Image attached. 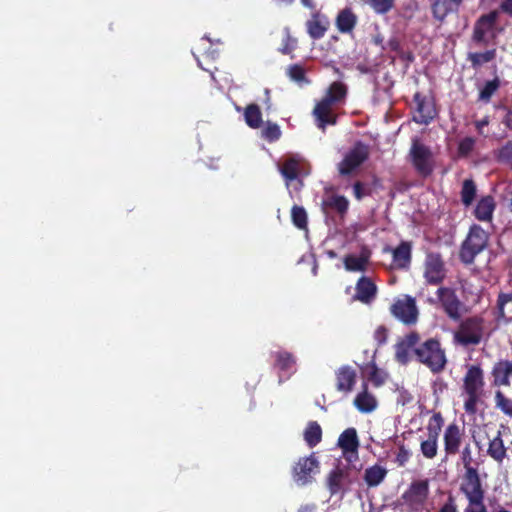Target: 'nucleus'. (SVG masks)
<instances>
[{
    "label": "nucleus",
    "instance_id": "de8ad7c7",
    "mask_svg": "<svg viewBox=\"0 0 512 512\" xmlns=\"http://www.w3.org/2000/svg\"><path fill=\"white\" fill-rule=\"evenodd\" d=\"M410 347L406 346L402 341L396 345L395 359L402 365H406L410 361Z\"/></svg>",
    "mask_w": 512,
    "mask_h": 512
},
{
    "label": "nucleus",
    "instance_id": "4c0bfd02",
    "mask_svg": "<svg viewBox=\"0 0 512 512\" xmlns=\"http://www.w3.org/2000/svg\"><path fill=\"white\" fill-rule=\"evenodd\" d=\"M500 87V80L496 77L493 80L487 81L484 87L480 90L478 100L484 103H489L492 96Z\"/></svg>",
    "mask_w": 512,
    "mask_h": 512
},
{
    "label": "nucleus",
    "instance_id": "b1692460",
    "mask_svg": "<svg viewBox=\"0 0 512 512\" xmlns=\"http://www.w3.org/2000/svg\"><path fill=\"white\" fill-rule=\"evenodd\" d=\"M495 208L496 202L494 197L491 195L484 196L478 201L474 209V216L479 221L490 222L493 219Z\"/></svg>",
    "mask_w": 512,
    "mask_h": 512
},
{
    "label": "nucleus",
    "instance_id": "412c9836",
    "mask_svg": "<svg viewBox=\"0 0 512 512\" xmlns=\"http://www.w3.org/2000/svg\"><path fill=\"white\" fill-rule=\"evenodd\" d=\"M316 125L322 131H325L327 125L337 123V115L332 112V105L326 101L320 100L313 109Z\"/></svg>",
    "mask_w": 512,
    "mask_h": 512
},
{
    "label": "nucleus",
    "instance_id": "0eeeda50",
    "mask_svg": "<svg viewBox=\"0 0 512 512\" xmlns=\"http://www.w3.org/2000/svg\"><path fill=\"white\" fill-rule=\"evenodd\" d=\"M369 154V146L362 141H357L338 164L339 174L342 176L352 174L369 158Z\"/></svg>",
    "mask_w": 512,
    "mask_h": 512
},
{
    "label": "nucleus",
    "instance_id": "5701e85b",
    "mask_svg": "<svg viewBox=\"0 0 512 512\" xmlns=\"http://www.w3.org/2000/svg\"><path fill=\"white\" fill-rule=\"evenodd\" d=\"M393 264L398 269L409 268L412 260V245L402 241L396 248L391 249Z\"/></svg>",
    "mask_w": 512,
    "mask_h": 512
},
{
    "label": "nucleus",
    "instance_id": "8fccbe9b",
    "mask_svg": "<svg viewBox=\"0 0 512 512\" xmlns=\"http://www.w3.org/2000/svg\"><path fill=\"white\" fill-rule=\"evenodd\" d=\"M496 158L499 162L509 163L512 161V141L506 142L497 151Z\"/></svg>",
    "mask_w": 512,
    "mask_h": 512
},
{
    "label": "nucleus",
    "instance_id": "4d7b16f0",
    "mask_svg": "<svg viewBox=\"0 0 512 512\" xmlns=\"http://www.w3.org/2000/svg\"><path fill=\"white\" fill-rule=\"evenodd\" d=\"M420 335L417 332H410L405 336V338L402 340L406 346H409L414 350L415 347H417L420 343Z\"/></svg>",
    "mask_w": 512,
    "mask_h": 512
},
{
    "label": "nucleus",
    "instance_id": "7c9ffc66",
    "mask_svg": "<svg viewBox=\"0 0 512 512\" xmlns=\"http://www.w3.org/2000/svg\"><path fill=\"white\" fill-rule=\"evenodd\" d=\"M244 119L248 127L260 128L263 124L260 107L255 103L248 104L244 109Z\"/></svg>",
    "mask_w": 512,
    "mask_h": 512
},
{
    "label": "nucleus",
    "instance_id": "7ed1b4c3",
    "mask_svg": "<svg viewBox=\"0 0 512 512\" xmlns=\"http://www.w3.org/2000/svg\"><path fill=\"white\" fill-rule=\"evenodd\" d=\"M489 234L480 225L470 226L466 238L463 240L459 250V259L465 265L474 263L477 255L482 253L488 246Z\"/></svg>",
    "mask_w": 512,
    "mask_h": 512
},
{
    "label": "nucleus",
    "instance_id": "603ef678",
    "mask_svg": "<svg viewBox=\"0 0 512 512\" xmlns=\"http://www.w3.org/2000/svg\"><path fill=\"white\" fill-rule=\"evenodd\" d=\"M288 74L290 78L296 82H302L305 80V70L298 64L290 66Z\"/></svg>",
    "mask_w": 512,
    "mask_h": 512
},
{
    "label": "nucleus",
    "instance_id": "09e8293b",
    "mask_svg": "<svg viewBox=\"0 0 512 512\" xmlns=\"http://www.w3.org/2000/svg\"><path fill=\"white\" fill-rule=\"evenodd\" d=\"M464 471H468L470 469H477L472 465L473 458H472V450L469 443H467L462 450L459 452Z\"/></svg>",
    "mask_w": 512,
    "mask_h": 512
},
{
    "label": "nucleus",
    "instance_id": "20e7f679",
    "mask_svg": "<svg viewBox=\"0 0 512 512\" xmlns=\"http://www.w3.org/2000/svg\"><path fill=\"white\" fill-rule=\"evenodd\" d=\"M484 333V319L470 316L462 320L454 333V340L462 346L478 345Z\"/></svg>",
    "mask_w": 512,
    "mask_h": 512
},
{
    "label": "nucleus",
    "instance_id": "680f3d73",
    "mask_svg": "<svg viewBox=\"0 0 512 512\" xmlns=\"http://www.w3.org/2000/svg\"><path fill=\"white\" fill-rule=\"evenodd\" d=\"M502 123L510 130H512V109H507Z\"/></svg>",
    "mask_w": 512,
    "mask_h": 512
},
{
    "label": "nucleus",
    "instance_id": "f3484780",
    "mask_svg": "<svg viewBox=\"0 0 512 512\" xmlns=\"http://www.w3.org/2000/svg\"><path fill=\"white\" fill-rule=\"evenodd\" d=\"M464 0H430L433 17L443 22L450 14L458 13Z\"/></svg>",
    "mask_w": 512,
    "mask_h": 512
},
{
    "label": "nucleus",
    "instance_id": "cd10ccee",
    "mask_svg": "<svg viewBox=\"0 0 512 512\" xmlns=\"http://www.w3.org/2000/svg\"><path fill=\"white\" fill-rule=\"evenodd\" d=\"M487 454L499 464L506 458L507 449L504 445L501 431H498L497 435L489 441Z\"/></svg>",
    "mask_w": 512,
    "mask_h": 512
},
{
    "label": "nucleus",
    "instance_id": "6e6d98bb",
    "mask_svg": "<svg viewBox=\"0 0 512 512\" xmlns=\"http://www.w3.org/2000/svg\"><path fill=\"white\" fill-rule=\"evenodd\" d=\"M494 11H498V15L502 13L512 19V0H500L498 8Z\"/></svg>",
    "mask_w": 512,
    "mask_h": 512
},
{
    "label": "nucleus",
    "instance_id": "49530a36",
    "mask_svg": "<svg viewBox=\"0 0 512 512\" xmlns=\"http://www.w3.org/2000/svg\"><path fill=\"white\" fill-rule=\"evenodd\" d=\"M369 368L370 371L368 378L373 383V385L376 387L383 385L386 380V375L377 367L374 362L369 365Z\"/></svg>",
    "mask_w": 512,
    "mask_h": 512
},
{
    "label": "nucleus",
    "instance_id": "e2e57ef3",
    "mask_svg": "<svg viewBox=\"0 0 512 512\" xmlns=\"http://www.w3.org/2000/svg\"><path fill=\"white\" fill-rule=\"evenodd\" d=\"M398 56L402 59V60H405V61H408V62H413L414 61V55L412 52L410 51H404L403 49L401 50V52L398 53Z\"/></svg>",
    "mask_w": 512,
    "mask_h": 512
},
{
    "label": "nucleus",
    "instance_id": "a878e982",
    "mask_svg": "<svg viewBox=\"0 0 512 512\" xmlns=\"http://www.w3.org/2000/svg\"><path fill=\"white\" fill-rule=\"evenodd\" d=\"M354 406L361 413H370L377 407V400L373 394L368 392L367 385L364 384V389L358 393L354 399Z\"/></svg>",
    "mask_w": 512,
    "mask_h": 512
},
{
    "label": "nucleus",
    "instance_id": "5fc2aeb1",
    "mask_svg": "<svg viewBox=\"0 0 512 512\" xmlns=\"http://www.w3.org/2000/svg\"><path fill=\"white\" fill-rule=\"evenodd\" d=\"M354 196L357 200H361L363 197L370 195L371 191L366 188L365 184L360 181H356L353 184Z\"/></svg>",
    "mask_w": 512,
    "mask_h": 512
},
{
    "label": "nucleus",
    "instance_id": "9b49d317",
    "mask_svg": "<svg viewBox=\"0 0 512 512\" xmlns=\"http://www.w3.org/2000/svg\"><path fill=\"white\" fill-rule=\"evenodd\" d=\"M320 471V463L314 453L307 457H301L293 467V479L301 486L310 484L314 480V475Z\"/></svg>",
    "mask_w": 512,
    "mask_h": 512
},
{
    "label": "nucleus",
    "instance_id": "c9c22d12",
    "mask_svg": "<svg viewBox=\"0 0 512 512\" xmlns=\"http://www.w3.org/2000/svg\"><path fill=\"white\" fill-rule=\"evenodd\" d=\"M476 193L477 188L475 182L472 179H465L462 183L460 195L461 201L466 207L474 202Z\"/></svg>",
    "mask_w": 512,
    "mask_h": 512
},
{
    "label": "nucleus",
    "instance_id": "6ab92c4d",
    "mask_svg": "<svg viewBox=\"0 0 512 512\" xmlns=\"http://www.w3.org/2000/svg\"><path fill=\"white\" fill-rule=\"evenodd\" d=\"M359 445L357 431L353 427L344 430L338 438V446L341 448L344 457L349 462L352 461L349 454H354L355 458H357Z\"/></svg>",
    "mask_w": 512,
    "mask_h": 512
},
{
    "label": "nucleus",
    "instance_id": "72a5a7b5",
    "mask_svg": "<svg viewBox=\"0 0 512 512\" xmlns=\"http://www.w3.org/2000/svg\"><path fill=\"white\" fill-rule=\"evenodd\" d=\"M344 477V471L339 467H336L329 472L326 479V485L331 495H336L342 490Z\"/></svg>",
    "mask_w": 512,
    "mask_h": 512
},
{
    "label": "nucleus",
    "instance_id": "774afa93",
    "mask_svg": "<svg viewBox=\"0 0 512 512\" xmlns=\"http://www.w3.org/2000/svg\"><path fill=\"white\" fill-rule=\"evenodd\" d=\"M280 51L283 54H289L292 51V48L288 44H286Z\"/></svg>",
    "mask_w": 512,
    "mask_h": 512
},
{
    "label": "nucleus",
    "instance_id": "f03ea898",
    "mask_svg": "<svg viewBox=\"0 0 512 512\" xmlns=\"http://www.w3.org/2000/svg\"><path fill=\"white\" fill-rule=\"evenodd\" d=\"M485 386L484 371L480 365H470L463 378V391L466 394L464 409L469 414L477 411V404Z\"/></svg>",
    "mask_w": 512,
    "mask_h": 512
},
{
    "label": "nucleus",
    "instance_id": "f8f14e48",
    "mask_svg": "<svg viewBox=\"0 0 512 512\" xmlns=\"http://www.w3.org/2000/svg\"><path fill=\"white\" fill-rule=\"evenodd\" d=\"M436 294L448 318L453 321H459L464 304L459 300L455 290L449 287H439Z\"/></svg>",
    "mask_w": 512,
    "mask_h": 512
},
{
    "label": "nucleus",
    "instance_id": "e433bc0d",
    "mask_svg": "<svg viewBox=\"0 0 512 512\" xmlns=\"http://www.w3.org/2000/svg\"><path fill=\"white\" fill-rule=\"evenodd\" d=\"M495 57L496 49H490L484 52L470 53L468 60L471 62L472 67L477 68L485 63L491 62Z\"/></svg>",
    "mask_w": 512,
    "mask_h": 512
},
{
    "label": "nucleus",
    "instance_id": "864d4df0",
    "mask_svg": "<svg viewBox=\"0 0 512 512\" xmlns=\"http://www.w3.org/2000/svg\"><path fill=\"white\" fill-rule=\"evenodd\" d=\"M388 330L385 326H379L374 332V339L378 346H382L387 342Z\"/></svg>",
    "mask_w": 512,
    "mask_h": 512
},
{
    "label": "nucleus",
    "instance_id": "f257e3e1",
    "mask_svg": "<svg viewBox=\"0 0 512 512\" xmlns=\"http://www.w3.org/2000/svg\"><path fill=\"white\" fill-rule=\"evenodd\" d=\"M416 360L425 365L433 374H440L447 365L445 349L436 338H429L414 348Z\"/></svg>",
    "mask_w": 512,
    "mask_h": 512
},
{
    "label": "nucleus",
    "instance_id": "39448f33",
    "mask_svg": "<svg viewBox=\"0 0 512 512\" xmlns=\"http://www.w3.org/2000/svg\"><path fill=\"white\" fill-rule=\"evenodd\" d=\"M409 158L416 172L422 177H428L434 170L432 150L418 138H413L409 150Z\"/></svg>",
    "mask_w": 512,
    "mask_h": 512
},
{
    "label": "nucleus",
    "instance_id": "2eb2a0df",
    "mask_svg": "<svg viewBox=\"0 0 512 512\" xmlns=\"http://www.w3.org/2000/svg\"><path fill=\"white\" fill-rule=\"evenodd\" d=\"M414 102L416 104V115H414L413 120L418 124H429L437 114L432 101L417 92L414 94Z\"/></svg>",
    "mask_w": 512,
    "mask_h": 512
},
{
    "label": "nucleus",
    "instance_id": "13d9d810",
    "mask_svg": "<svg viewBox=\"0 0 512 512\" xmlns=\"http://www.w3.org/2000/svg\"><path fill=\"white\" fill-rule=\"evenodd\" d=\"M409 458H410V452L405 448V446L403 444L400 445L397 456H396V461H397L398 465L404 466L406 464V462L409 460Z\"/></svg>",
    "mask_w": 512,
    "mask_h": 512
},
{
    "label": "nucleus",
    "instance_id": "0e129e2a",
    "mask_svg": "<svg viewBox=\"0 0 512 512\" xmlns=\"http://www.w3.org/2000/svg\"><path fill=\"white\" fill-rule=\"evenodd\" d=\"M464 512H486V508H485L484 504H482V506H471V505H468L464 509Z\"/></svg>",
    "mask_w": 512,
    "mask_h": 512
},
{
    "label": "nucleus",
    "instance_id": "ea45409f",
    "mask_svg": "<svg viewBox=\"0 0 512 512\" xmlns=\"http://www.w3.org/2000/svg\"><path fill=\"white\" fill-rule=\"evenodd\" d=\"M443 424H444V419H443L442 414L440 412L434 413L428 421V425H427L428 436L438 438L439 434L442 430Z\"/></svg>",
    "mask_w": 512,
    "mask_h": 512
},
{
    "label": "nucleus",
    "instance_id": "052dcab7",
    "mask_svg": "<svg viewBox=\"0 0 512 512\" xmlns=\"http://www.w3.org/2000/svg\"><path fill=\"white\" fill-rule=\"evenodd\" d=\"M387 45L391 51L396 52L397 54L403 49L400 41L397 38L389 39Z\"/></svg>",
    "mask_w": 512,
    "mask_h": 512
},
{
    "label": "nucleus",
    "instance_id": "f704fd0d",
    "mask_svg": "<svg viewBox=\"0 0 512 512\" xmlns=\"http://www.w3.org/2000/svg\"><path fill=\"white\" fill-rule=\"evenodd\" d=\"M323 205L324 207L333 209L343 215L348 210L349 202L346 197L342 195H332L323 201Z\"/></svg>",
    "mask_w": 512,
    "mask_h": 512
},
{
    "label": "nucleus",
    "instance_id": "c85d7f7f",
    "mask_svg": "<svg viewBox=\"0 0 512 512\" xmlns=\"http://www.w3.org/2000/svg\"><path fill=\"white\" fill-rule=\"evenodd\" d=\"M346 95V85L340 81H335L329 86L325 96L321 100L326 101L330 105H333L342 102Z\"/></svg>",
    "mask_w": 512,
    "mask_h": 512
},
{
    "label": "nucleus",
    "instance_id": "1a4fd4ad",
    "mask_svg": "<svg viewBox=\"0 0 512 512\" xmlns=\"http://www.w3.org/2000/svg\"><path fill=\"white\" fill-rule=\"evenodd\" d=\"M447 270L440 253L429 252L423 263V277L428 285H440L445 280Z\"/></svg>",
    "mask_w": 512,
    "mask_h": 512
},
{
    "label": "nucleus",
    "instance_id": "69168bd1",
    "mask_svg": "<svg viewBox=\"0 0 512 512\" xmlns=\"http://www.w3.org/2000/svg\"><path fill=\"white\" fill-rule=\"evenodd\" d=\"M488 124H489L488 117H485V118L475 122V126H476V128L478 129L479 132H481V129L484 126H487Z\"/></svg>",
    "mask_w": 512,
    "mask_h": 512
},
{
    "label": "nucleus",
    "instance_id": "393cba45",
    "mask_svg": "<svg viewBox=\"0 0 512 512\" xmlns=\"http://www.w3.org/2000/svg\"><path fill=\"white\" fill-rule=\"evenodd\" d=\"M357 21V15L352 11V9L344 8L339 11L335 20V25L340 33L350 34L355 29Z\"/></svg>",
    "mask_w": 512,
    "mask_h": 512
},
{
    "label": "nucleus",
    "instance_id": "2f4dec72",
    "mask_svg": "<svg viewBox=\"0 0 512 512\" xmlns=\"http://www.w3.org/2000/svg\"><path fill=\"white\" fill-rule=\"evenodd\" d=\"M369 262V255L361 253L359 256L349 254L344 258L345 269L352 272H363Z\"/></svg>",
    "mask_w": 512,
    "mask_h": 512
},
{
    "label": "nucleus",
    "instance_id": "bf43d9fd",
    "mask_svg": "<svg viewBox=\"0 0 512 512\" xmlns=\"http://www.w3.org/2000/svg\"><path fill=\"white\" fill-rule=\"evenodd\" d=\"M438 512H458L455 498L449 495L446 502L442 505Z\"/></svg>",
    "mask_w": 512,
    "mask_h": 512
},
{
    "label": "nucleus",
    "instance_id": "4468645a",
    "mask_svg": "<svg viewBox=\"0 0 512 512\" xmlns=\"http://www.w3.org/2000/svg\"><path fill=\"white\" fill-rule=\"evenodd\" d=\"M465 438V430L457 423H450L444 430L443 443L446 457L454 456L460 452Z\"/></svg>",
    "mask_w": 512,
    "mask_h": 512
},
{
    "label": "nucleus",
    "instance_id": "a18cd8bd",
    "mask_svg": "<svg viewBox=\"0 0 512 512\" xmlns=\"http://www.w3.org/2000/svg\"><path fill=\"white\" fill-rule=\"evenodd\" d=\"M496 407L505 415L512 417V400L507 398L501 391L495 394Z\"/></svg>",
    "mask_w": 512,
    "mask_h": 512
},
{
    "label": "nucleus",
    "instance_id": "338daca9",
    "mask_svg": "<svg viewBox=\"0 0 512 512\" xmlns=\"http://www.w3.org/2000/svg\"><path fill=\"white\" fill-rule=\"evenodd\" d=\"M301 1V4L308 8V9H311V10H315L316 8V5L315 3L313 2V0H300Z\"/></svg>",
    "mask_w": 512,
    "mask_h": 512
},
{
    "label": "nucleus",
    "instance_id": "4be33fe9",
    "mask_svg": "<svg viewBox=\"0 0 512 512\" xmlns=\"http://www.w3.org/2000/svg\"><path fill=\"white\" fill-rule=\"evenodd\" d=\"M355 290L354 299L364 304L371 303L377 294V286L366 276H362L358 279Z\"/></svg>",
    "mask_w": 512,
    "mask_h": 512
},
{
    "label": "nucleus",
    "instance_id": "bb28decb",
    "mask_svg": "<svg viewBox=\"0 0 512 512\" xmlns=\"http://www.w3.org/2000/svg\"><path fill=\"white\" fill-rule=\"evenodd\" d=\"M273 355L275 368L287 374L295 372L296 358L292 353L288 351H277Z\"/></svg>",
    "mask_w": 512,
    "mask_h": 512
},
{
    "label": "nucleus",
    "instance_id": "3c124183",
    "mask_svg": "<svg viewBox=\"0 0 512 512\" xmlns=\"http://www.w3.org/2000/svg\"><path fill=\"white\" fill-rule=\"evenodd\" d=\"M475 146V140L472 137L463 138L458 145L460 155L467 156L472 152Z\"/></svg>",
    "mask_w": 512,
    "mask_h": 512
},
{
    "label": "nucleus",
    "instance_id": "aec40b11",
    "mask_svg": "<svg viewBox=\"0 0 512 512\" xmlns=\"http://www.w3.org/2000/svg\"><path fill=\"white\" fill-rule=\"evenodd\" d=\"M336 389L345 394L350 393L356 384L357 373L354 368L348 365L341 366L335 372Z\"/></svg>",
    "mask_w": 512,
    "mask_h": 512
},
{
    "label": "nucleus",
    "instance_id": "473e14b6",
    "mask_svg": "<svg viewBox=\"0 0 512 512\" xmlns=\"http://www.w3.org/2000/svg\"><path fill=\"white\" fill-rule=\"evenodd\" d=\"M304 440L306 444L313 448L317 446L322 440V428L316 421L308 422L304 430Z\"/></svg>",
    "mask_w": 512,
    "mask_h": 512
},
{
    "label": "nucleus",
    "instance_id": "a19ab883",
    "mask_svg": "<svg viewBox=\"0 0 512 512\" xmlns=\"http://www.w3.org/2000/svg\"><path fill=\"white\" fill-rule=\"evenodd\" d=\"M291 219L293 224L299 229L307 227V213L302 206L294 205L291 209Z\"/></svg>",
    "mask_w": 512,
    "mask_h": 512
},
{
    "label": "nucleus",
    "instance_id": "c03bdc74",
    "mask_svg": "<svg viewBox=\"0 0 512 512\" xmlns=\"http://www.w3.org/2000/svg\"><path fill=\"white\" fill-rule=\"evenodd\" d=\"M511 305H512V292H509V293L500 292L497 297L498 317L505 318L507 306H511Z\"/></svg>",
    "mask_w": 512,
    "mask_h": 512
},
{
    "label": "nucleus",
    "instance_id": "6e6552de",
    "mask_svg": "<svg viewBox=\"0 0 512 512\" xmlns=\"http://www.w3.org/2000/svg\"><path fill=\"white\" fill-rule=\"evenodd\" d=\"M429 496V482L427 479L413 481L401 498L409 511L416 512L423 508Z\"/></svg>",
    "mask_w": 512,
    "mask_h": 512
},
{
    "label": "nucleus",
    "instance_id": "ddd939ff",
    "mask_svg": "<svg viewBox=\"0 0 512 512\" xmlns=\"http://www.w3.org/2000/svg\"><path fill=\"white\" fill-rule=\"evenodd\" d=\"M391 313L406 325L415 324L419 314L415 299L409 295L397 299L391 306Z\"/></svg>",
    "mask_w": 512,
    "mask_h": 512
},
{
    "label": "nucleus",
    "instance_id": "a211bd4d",
    "mask_svg": "<svg viewBox=\"0 0 512 512\" xmlns=\"http://www.w3.org/2000/svg\"><path fill=\"white\" fill-rule=\"evenodd\" d=\"M491 376L494 386H510V378H512V360L499 359L495 362L491 370Z\"/></svg>",
    "mask_w": 512,
    "mask_h": 512
},
{
    "label": "nucleus",
    "instance_id": "37998d69",
    "mask_svg": "<svg viewBox=\"0 0 512 512\" xmlns=\"http://www.w3.org/2000/svg\"><path fill=\"white\" fill-rule=\"evenodd\" d=\"M299 165L295 159H288L281 167V173L285 179L293 181L298 177Z\"/></svg>",
    "mask_w": 512,
    "mask_h": 512
},
{
    "label": "nucleus",
    "instance_id": "9d476101",
    "mask_svg": "<svg viewBox=\"0 0 512 512\" xmlns=\"http://www.w3.org/2000/svg\"><path fill=\"white\" fill-rule=\"evenodd\" d=\"M498 11H489L482 14L474 23L472 40L481 45H487L493 38L494 30L498 21Z\"/></svg>",
    "mask_w": 512,
    "mask_h": 512
},
{
    "label": "nucleus",
    "instance_id": "c756f323",
    "mask_svg": "<svg viewBox=\"0 0 512 512\" xmlns=\"http://www.w3.org/2000/svg\"><path fill=\"white\" fill-rule=\"evenodd\" d=\"M386 475L387 470L384 467L375 464L365 470L363 478L368 487H376L382 483Z\"/></svg>",
    "mask_w": 512,
    "mask_h": 512
},
{
    "label": "nucleus",
    "instance_id": "79ce46f5",
    "mask_svg": "<svg viewBox=\"0 0 512 512\" xmlns=\"http://www.w3.org/2000/svg\"><path fill=\"white\" fill-rule=\"evenodd\" d=\"M281 135L282 132L278 124L272 123L270 121L266 122V126L261 132L262 138L270 143L279 140Z\"/></svg>",
    "mask_w": 512,
    "mask_h": 512
},
{
    "label": "nucleus",
    "instance_id": "423d86ee",
    "mask_svg": "<svg viewBox=\"0 0 512 512\" xmlns=\"http://www.w3.org/2000/svg\"><path fill=\"white\" fill-rule=\"evenodd\" d=\"M460 491L465 495L471 506H482L484 504L485 491L478 469L464 471Z\"/></svg>",
    "mask_w": 512,
    "mask_h": 512
},
{
    "label": "nucleus",
    "instance_id": "dca6fc26",
    "mask_svg": "<svg viewBox=\"0 0 512 512\" xmlns=\"http://www.w3.org/2000/svg\"><path fill=\"white\" fill-rule=\"evenodd\" d=\"M308 35L314 39L319 40L323 38L330 27L329 18L319 12L315 11L312 13L311 18L305 23Z\"/></svg>",
    "mask_w": 512,
    "mask_h": 512
},
{
    "label": "nucleus",
    "instance_id": "58836bf2",
    "mask_svg": "<svg viewBox=\"0 0 512 512\" xmlns=\"http://www.w3.org/2000/svg\"><path fill=\"white\" fill-rule=\"evenodd\" d=\"M420 450L422 455L427 459H433L438 452V438L428 436L426 440L420 443Z\"/></svg>",
    "mask_w": 512,
    "mask_h": 512
}]
</instances>
